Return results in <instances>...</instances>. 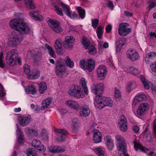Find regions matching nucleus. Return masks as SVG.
Instances as JSON below:
<instances>
[{
  "label": "nucleus",
  "mask_w": 156,
  "mask_h": 156,
  "mask_svg": "<svg viewBox=\"0 0 156 156\" xmlns=\"http://www.w3.org/2000/svg\"><path fill=\"white\" fill-rule=\"evenodd\" d=\"M9 26L11 28L22 34H28L31 32L27 24L24 22L21 18L12 20L10 22Z\"/></svg>",
  "instance_id": "obj_1"
},
{
  "label": "nucleus",
  "mask_w": 156,
  "mask_h": 156,
  "mask_svg": "<svg viewBox=\"0 0 156 156\" xmlns=\"http://www.w3.org/2000/svg\"><path fill=\"white\" fill-rule=\"evenodd\" d=\"M68 93L69 95L78 99L83 98L85 96V94L82 90L80 87L76 85H71L69 87Z\"/></svg>",
  "instance_id": "obj_2"
},
{
  "label": "nucleus",
  "mask_w": 156,
  "mask_h": 156,
  "mask_svg": "<svg viewBox=\"0 0 156 156\" xmlns=\"http://www.w3.org/2000/svg\"><path fill=\"white\" fill-rule=\"evenodd\" d=\"M25 132L28 135H33L36 136H41V138L44 140H46L48 139V133L46 130L44 129H41L39 128L34 129L27 128Z\"/></svg>",
  "instance_id": "obj_3"
},
{
  "label": "nucleus",
  "mask_w": 156,
  "mask_h": 156,
  "mask_svg": "<svg viewBox=\"0 0 156 156\" xmlns=\"http://www.w3.org/2000/svg\"><path fill=\"white\" fill-rule=\"evenodd\" d=\"M18 51L15 49H12L8 52L6 58L7 62L10 65L14 66L16 64L17 61L18 64H20L21 60L20 58H17L16 55Z\"/></svg>",
  "instance_id": "obj_4"
},
{
  "label": "nucleus",
  "mask_w": 156,
  "mask_h": 156,
  "mask_svg": "<svg viewBox=\"0 0 156 156\" xmlns=\"http://www.w3.org/2000/svg\"><path fill=\"white\" fill-rule=\"evenodd\" d=\"M55 72L57 75L61 77H65L67 76L68 73L62 59L60 58L57 61L55 67Z\"/></svg>",
  "instance_id": "obj_5"
},
{
  "label": "nucleus",
  "mask_w": 156,
  "mask_h": 156,
  "mask_svg": "<svg viewBox=\"0 0 156 156\" xmlns=\"http://www.w3.org/2000/svg\"><path fill=\"white\" fill-rule=\"evenodd\" d=\"M23 38L20 37L15 32H12L9 36L7 43L9 46L16 47L19 45L22 41Z\"/></svg>",
  "instance_id": "obj_6"
},
{
  "label": "nucleus",
  "mask_w": 156,
  "mask_h": 156,
  "mask_svg": "<svg viewBox=\"0 0 156 156\" xmlns=\"http://www.w3.org/2000/svg\"><path fill=\"white\" fill-rule=\"evenodd\" d=\"M80 67L84 70H88L91 72L95 67L94 62V60L91 58L88 59L87 62L84 60L80 61L79 62Z\"/></svg>",
  "instance_id": "obj_7"
},
{
  "label": "nucleus",
  "mask_w": 156,
  "mask_h": 156,
  "mask_svg": "<svg viewBox=\"0 0 156 156\" xmlns=\"http://www.w3.org/2000/svg\"><path fill=\"white\" fill-rule=\"evenodd\" d=\"M46 20L49 26L56 33H59L63 30L62 29L60 26L59 23L55 19L47 18Z\"/></svg>",
  "instance_id": "obj_8"
},
{
  "label": "nucleus",
  "mask_w": 156,
  "mask_h": 156,
  "mask_svg": "<svg viewBox=\"0 0 156 156\" xmlns=\"http://www.w3.org/2000/svg\"><path fill=\"white\" fill-rule=\"evenodd\" d=\"M104 88V84L103 83L100 82L93 84L90 87V90L93 93L98 95L102 94Z\"/></svg>",
  "instance_id": "obj_9"
},
{
  "label": "nucleus",
  "mask_w": 156,
  "mask_h": 156,
  "mask_svg": "<svg viewBox=\"0 0 156 156\" xmlns=\"http://www.w3.org/2000/svg\"><path fill=\"white\" fill-rule=\"evenodd\" d=\"M97 78L100 80H105L108 74L107 69L104 65H100L96 70Z\"/></svg>",
  "instance_id": "obj_10"
},
{
  "label": "nucleus",
  "mask_w": 156,
  "mask_h": 156,
  "mask_svg": "<svg viewBox=\"0 0 156 156\" xmlns=\"http://www.w3.org/2000/svg\"><path fill=\"white\" fill-rule=\"evenodd\" d=\"M134 148L136 151H140L147 154L149 156H153L154 153L153 151H150L148 149L143 146L139 143L138 140L135 139L133 142Z\"/></svg>",
  "instance_id": "obj_11"
},
{
  "label": "nucleus",
  "mask_w": 156,
  "mask_h": 156,
  "mask_svg": "<svg viewBox=\"0 0 156 156\" xmlns=\"http://www.w3.org/2000/svg\"><path fill=\"white\" fill-rule=\"evenodd\" d=\"M115 143L118 150L125 151L126 148V144L125 142L123 137L120 135H117L115 136Z\"/></svg>",
  "instance_id": "obj_12"
},
{
  "label": "nucleus",
  "mask_w": 156,
  "mask_h": 156,
  "mask_svg": "<svg viewBox=\"0 0 156 156\" xmlns=\"http://www.w3.org/2000/svg\"><path fill=\"white\" fill-rule=\"evenodd\" d=\"M128 25L126 23H122L119 24L118 33L120 36H125L131 32V29L127 27Z\"/></svg>",
  "instance_id": "obj_13"
},
{
  "label": "nucleus",
  "mask_w": 156,
  "mask_h": 156,
  "mask_svg": "<svg viewBox=\"0 0 156 156\" xmlns=\"http://www.w3.org/2000/svg\"><path fill=\"white\" fill-rule=\"evenodd\" d=\"M65 104L67 106L72 109L76 111L79 110L80 104L76 101L72 99L68 100L65 101Z\"/></svg>",
  "instance_id": "obj_14"
},
{
  "label": "nucleus",
  "mask_w": 156,
  "mask_h": 156,
  "mask_svg": "<svg viewBox=\"0 0 156 156\" xmlns=\"http://www.w3.org/2000/svg\"><path fill=\"white\" fill-rule=\"evenodd\" d=\"M127 57L132 61H135L139 58V55L134 49H129L126 53Z\"/></svg>",
  "instance_id": "obj_15"
},
{
  "label": "nucleus",
  "mask_w": 156,
  "mask_h": 156,
  "mask_svg": "<svg viewBox=\"0 0 156 156\" xmlns=\"http://www.w3.org/2000/svg\"><path fill=\"white\" fill-rule=\"evenodd\" d=\"M33 146L36 149L42 152H44L46 150V147L41 142L37 140H34L32 142Z\"/></svg>",
  "instance_id": "obj_16"
},
{
  "label": "nucleus",
  "mask_w": 156,
  "mask_h": 156,
  "mask_svg": "<svg viewBox=\"0 0 156 156\" xmlns=\"http://www.w3.org/2000/svg\"><path fill=\"white\" fill-rule=\"evenodd\" d=\"M106 148L109 150L112 151L114 147V144L112 137L107 135L104 138Z\"/></svg>",
  "instance_id": "obj_17"
},
{
  "label": "nucleus",
  "mask_w": 156,
  "mask_h": 156,
  "mask_svg": "<svg viewBox=\"0 0 156 156\" xmlns=\"http://www.w3.org/2000/svg\"><path fill=\"white\" fill-rule=\"evenodd\" d=\"M75 40L74 37L72 36H68L65 37L64 41V45L69 48H72L74 45Z\"/></svg>",
  "instance_id": "obj_18"
},
{
  "label": "nucleus",
  "mask_w": 156,
  "mask_h": 156,
  "mask_svg": "<svg viewBox=\"0 0 156 156\" xmlns=\"http://www.w3.org/2000/svg\"><path fill=\"white\" fill-rule=\"evenodd\" d=\"M79 109V115L81 116L87 117L90 114V111L88 105H84L80 106Z\"/></svg>",
  "instance_id": "obj_19"
},
{
  "label": "nucleus",
  "mask_w": 156,
  "mask_h": 156,
  "mask_svg": "<svg viewBox=\"0 0 156 156\" xmlns=\"http://www.w3.org/2000/svg\"><path fill=\"white\" fill-rule=\"evenodd\" d=\"M94 106L97 108L101 109L104 107L103 104V98L100 95H96L94 102Z\"/></svg>",
  "instance_id": "obj_20"
},
{
  "label": "nucleus",
  "mask_w": 156,
  "mask_h": 156,
  "mask_svg": "<svg viewBox=\"0 0 156 156\" xmlns=\"http://www.w3.org/2000/svg\"><path fill=\"white\" fill-rule=\"evenodd\" d=\"M31 120V116L28 115L26 116H20L18 117V121L22 126H24L28 125Z\"/></svg>",
  "instance_id": "obj_21"
},
{
  "label": "nucleus",
  "mask_w": 156,
  "mask_h": 156,
  "mask_svg": "<svg viewBox=\"0 0 156 156\" xmlns=\"http://www.w3.org/2000/svg\"><path fill=\"white\" fill-rule=\"evenodd\" d=\"M126 42V39L122 37L119 38L116 42V49L117 53L120 52L123 46Z\"/></svg>",
  "instance_id": "obj_22"
},
{
  "label": "nucleus",
  "mask_w": 156,
  "mask_h": 156,
  "mask_svg": "<svg viewBox=\"0 0 156 156\" xmlns=\"http://www.w3.org/2000/svg\"><path fill=\"white\" fill-rule=\"evenodd\" d=\"M124 70L127 73L135 76H137L140 73V70L139 69L133 66H129L125 68Z\"/></svg>",
  "instance_id": "obj_23"
},
{
  "label": "nucleus",
  "mask_w": 156,
  "mask_h": 156,
  "mask_svg": "<svg viewBox=\"0 0 156 156\" xmlns=\"http://www.w3.org/2000/svg\"><path fill=\"white\" fill-rule=\"evenodd\" d=\"M54 47L57 54H60L62 48V42L60 38H58L55 41Z\"/></svg>",
  "instance_id": "obj_24"
},
{
  "label": "nucleus",
  "mask_w": 156,
  "mask_h": 156,
  "mask_svg": "<svg viewBox=\"0 0 156 156\" xmlns=\"http://www.w3.org/2000/svg\"><path fill=\"white\" fill-rule=\"evenodd\" d=\"M6 94L4 87L0 83V100L3 101L4 105H7L10 104V102L6 100L5 98Z\"/></svg>",
  "instance_id": "obj_25"
},
{
  "label": "nucleus",
  "mask_w": 156,
  "mask_h": 156,
  "mask_svg": "<svg viewBox=\"0 0 156 156\" xmlns=\"http://www.w3.org/2000/svg\"><path fill=\"white\" fill-rule=\"evenodd\" d=\"M102 134L99 130H96L93 135V140L95 143H100L102 140Z\"/></svg>",
  "instance_id": "obj_26"
},
{
  "label": "nucleus",
  "mask_w": 156,
  "mask_h": 156,
  "mask_svg": "<svg viewBox=\"0 0 156 156\" xmlns=\"http://www.w3.org/2000/svg\"><path fill=\"white\" fill-rule=\"evenodd\" d=\"M149 105L147 103L141 104L137 110V114L139 115H143L149 108Z\"/></svg>",
  "instance_id": "obj_27"
},
{
  "label": "nucleus",
  "mask_w": 156,
  "mask_h": 156,
  "mask_svg": "<svg viewBox=\"0 0 156 156\" xmlns=\"http://www.w3.org/2000/svg\"><path fill=\"white\" fill-rule=\"evenodd\" d=\"M16 135L17 141L20 144H22L24 141V135L22 130L20 129H19L17 125H16Z\"/></svg>",
  "instance_id": "obj_28"
},
{
  "label": "nucleus",
  "mask_w": 156,
  "mask_h": 156,
  "mask_svg": "<svg viewBox=\"0 0 156 156\" xmlns=\"http://www.w3.org/2000/svg\"><path fill=\"white\" fill-rule=\"evenodd\" d=\"M65 148L58 146H51L48 148L49 152L54 153L63 152L65 151Z\"/></svg>",
  "instance_id": "obj_29"
},
{
  "label": "nucleus",
  "mask_w": 156,
  "mask_h": 156,
  "mask_svg": "<svg viewBox=\"0 0 156 156\" xmlns=\"http://www.w3.org/2000/svg\"><path fill=\"white\" fill-rule=\"evenodd\" d=\"M29 15L31 18L35 20L41 21L43 19L41 13L38 11L31 12Z\"/></svg>",
  "instance_id": "obj_30"
},
{
  "label": "nucleus",
  "mask_w": 156,
  "mask_h": 156,
  "mask_svg": "<svg viewBox=\"0 0 156 156\" xmlns=\"http://www.w3.org/2000/svg\"><path fill=\"white\" fill-rule=\"evenodd\" d=\"M40 76V72L37 69L32 70L27 76L29 79L34 80L37 79Z\"/></svg>",
  "instance_id": "obj_31"
},
{
  "label": "nucleus",
  "mask_w": 156,
  "mask_h": 156,
  "mask_svg": "<svg viewBox=\"0 0 156 156\" xmlns=\"http://www.w3.org/2000/svg\"><path fill=\"white\" fill-rule=\"evenodd\" d=\"M52 101L53 99L51 98H48L44 99L42 102L41 109L44 110L48 108Z\"/></svg>",
  "instance_id": "obj_32"
},
{
  "label": "nucleus",
  "mask_w": 156,
  "mask_h": 156,
  "mask_svg": "<svg viewBox=\"0 0 156 156\" xmlns=\"http://www.w3.org/2000/svg\"><path fill=\"white\" fill-rule=\"evenodd\" d=\"M61 2H58L56 3L53 1L52 2V5L54 7L55 10L56 12L60 16H63V13L62 12V9L59 7V6H61Z\"/></svg>",
  "instance_id": "obj_33"
},
{
  "label": "nucleus",
  "mask_w": 156,
  "mask_h": 156,
  "mask_svg": "<svg viewBox=\"0 0 156 156\" xmlns=\"http://www.w3.org/2000/svg\"><path fill=\"white\" fill-rule=\"evenodd\" d=\"M87 82L86 80L84 78H81L80 81V85L82 86L84 90V93L86 95L88 94L89 90L87 85Z\"/></svg>",
  "instance_id": "obj_34"
},
{
  "label": "nucleus",
  "mask_w": 156,
  "mask_h": 156,
  "mask_svg": "<svg viewBox=\"0 0 156 156\" xmlns=\"http://www.w3.org/2000/svg\"><path fill=\"white\" fill-rule=\"evenodd\" d=\"M93 150L98 156H105V151L101 146L94 148Z\"/></svg>",
  "instance_id": "obj_35"
},
{
  "label": "nucleus",
  "mask_w": 156,
  "mask_h": 156,
  "mask_svg": "<svg viewBox=\"0 0 156 156\" xmlns=\"http://www.w3.org/2000/svg\"><path fill=\"white\" fill-rule=\"evenodd\" d=\"M38 86L39 91L41 94L44 93L47 89L46 83L44 82H41L38 84Z\"/></svg>",
  "instance_id": "obj_36"
},
{
  "label": "nucleus",
  "mask_w": 156,
  "mask_h": 156,
  "mask_svg": "<svg viewBox=\"0 0 156 156\" xmlns=\"http://www.w3.org/2000/svg\"><path fill=\"white\" fill-rule=\"evenodd\" d=\"M25 90L28 94H34L36 93L35 86L33 85L27 86L25 88Z\"/></svg>",
  "instance_id": "obj_37"
},
{
  "label": "nucleus",
  "mask_w": 156,
  "mask_h": 156,
  "mask_svg": "<svg viewBox=\"0 0 156 156\" xmlns=\"http://www.w3.org/2000/svg\"><path fill=\"white\" fill-rule=\"evenodd\" d=\"M24 3L26 7L28 9H34L36 8L33 0H24Z\"/></svg>",
  "instance_id": "obj_38"
},
{
  "label": "nucleus",
  "mask_w": 156,
  "mask_h": 156,
  "mask_svg": "<svg viewBox=\"0 0 156 156\" xmlns=\"http://www.w3.org/2000/svg\"><path fill=\"white\" fill-rule=\"evenodd\" d=\"M140 80L144 85L145 89L148 90L149 88V86L152 85L151 83L147 81L144 76L141 75L140 76Z\"/></svg>",
  "instance_id": "obj_39"
},
{
  "label": "nucleus",
  "mask_w": 156,
  "mask_h": 156,
  "mask_svg": "<svg viewBox=\"0 0 156 156\" xmlns=\"http://www.w3.org/2000/svg\"><path fill=\"white\" fill-rule=\"evenodd\" d=\"M103 105L104 107L109 106L112 107L113 105V101L109 97H103Z\"/></svg>",
  "instance_id": "obj_40"
},
{
  "label": "nucleus",
  "mask_w": 156,
  "mask_h": 156,
  "mask_svg": "<svg viewBox=\"0 0 156 156\" xmlns=\"http://www.w3.org/2000/svg\"><path fill=\"white\" fill-rule=\"evenodd\" d=\"M45 46L48 50V52L49 55L52 57L55 58L56 56L55 51L52 47L50 46L47 44H45Z\"/></svg>",
  "instance_id": "obj_41"
},
{
  "label": "nucleus",
  "mask_w": 156,
  "mask_h": 156,
  "mask_svg": "<svg viewBox=\"0 0 156 156\" xmlns=\"http://www.w3.org/2000/svg\"><path fill=\"white\" fill-rule=\"evenodd\" d=\"M80 124V121L78 119L76 118L73 119L72 124L73 129L74 130H77Z\"/></svg>",
  "instance_id": "obj_42"
},
{
  "label": "nucleus",
  "mask_w": 156,
  "mask_h": 156,
  "mask_svg": "<svg viewBox=\"0 0 156 156\" xmlns=\"http://www.w3.org/2000/svg\"><path fill=\"white\" fill-rule=\"evenodd\" d=\"M82 43L83 47L87 49L90 44V42L87 38L83 36L82 38Z\"/></svg>",
  "instance_id": "obj_43"
},
{
  "label": "nucleus",
  "mask_w": 156,
  "mask_h": 156,
  "mask_svg": "<svg viewBox=\"0 0 156 156\" xmlns=\"http://www.w3.org/2000/svg\"><path fill=\"white\" fill-rule=\"evenodd\" d=\"M62 7L64 11L67 16H70V12L69 7V5L64 4L62 2H61Z\"/></svg>",
  "instance_id": "obj_44"
},
{
  "label": "nucleus",
  "mask_w": 156,
  "mask_h": 156,
  "mask_svg": "<svg viewBox=\"0 0 156 156\" xmlns=\"http://www.w3.org/2000/svg\"><path fill=\"white\" fill-rule=\"evenodd\" d=\"M127 119L126 118L124 115H121L119 117V118L118 121V124L119 126H121L122 125L127 124Z\"/></svg>",
  "instance_id": "obj_45"
},
{
  "label": "nucleus",
  "mask_w": 156,
  "mask_h": 156,
  "mask_svg": "<svg viewBox=\"0 0 156 156\" xmlns=\"http://www.w3.org/2000/svg\"><path fill=\"white\" fill-rule=\"evenodd\" d=\"M104 30V27L102 26H99L98 27L96 30V33L98 38L100 39L102 37V34Z\"/></svg>",
  "instance_id": "obj_46"
},
{
  "label": "nucleus",
  "mask_w": 156,
  "mask_h": 156,
  "mask_svg": "<svg viewBox=\"0 0 156 156\" xmlns=\"http://www.w3.org/2000/svg\"><path fill=\"white\" fill-rule=\"evenodd\" d=\"M79 13L80 17L82 19H83L85 17V12L84 10L81 7H76L75 8Z\"/></svg>",
  "instance_id": "obj_47"
},
{
  "label": "nucleus",
  "mask_w": 156,
  "mask_h": 156,
  "mask_svg": "<svg viewBox=\"0 0 156 156\" xmlns=\"http://www.w3.org/2000/svg\"><path fill=\"white\" fill-rule=\"evenodd\" d=\"M65 62L66 66L69 68L74 67V64L73 62L70 58L69 56H66L65 59Z\"/></svg>",
  "instance_id": "obj_48"
},
{
  "label": "nucleus",
  "mask_w": 156,
  "mask_h": 156,
  "mask_svg": "<svg viewBox=\"0 0 156 156\" xmlns=\"http://www.w3.org/2000/svg\"><path fill=\"white\" fill-rule=\"evenodd\" d=\"M114 98L116 100H119L121 97V92L117 87H115L114 89Z\"/></svg>",
  "instance_id": "obj_49"
},
{
  "label": "nucleus",
  "mask_w": 156,
  "mask_h": 156,
  "mask_svg": "<svg viewBox=\"0 0 156 156\" xmlns=\"http://www.w3.org/2000/svg\"><path fill=\"white\" fill-rule=\"evenodd\" d=\"M27 156H37L36 151L33 148H29L27 150Z\"/></svg>",
  "instance_id": "obj_50"
},
{
  "label": "nucleus",
  "mask_w": 156,
  "mask_h": 156,
  "mask_svg": "<svg viewBox=\"0 0 156 156\" xmlns=\"http://www.w3.org/2000/svg\"><path fill=\"white\" fill-rule=\"evenodd\" d=\"M88 52L90 55H95L97 53V49L94 45H91L88 48Z\"/></svg>",
  "instance_id": "obj_51"
},
{
  "label": "nucleus",
  "mask_w": 156,
  "mask_h": 156,
  "mask_svg": "<svg viewBox=\"0 0 156 156\" xmlns=\"http://www.w3.org/2000/svg\"><path fill=\"white\" fill-rule=\"evenodd\" d=\"M108 46L109 44L108 43L101 41L98 42L99 48H106L108 47Z\"/></svg>",
  "instance_id": "obj_52"
},
{
  "label": "nucleus",
  "mask_w": 156,
  "mask_h": 156,
  "mask_svg": "<svg viewBox=\"0 0 156 156\" xmlns=\"http://www.w3.org/2000/svg\"><path fill=\"white\" fill-rule=\"evenodd\" d=\"M142 135L144 137H146L147 141H149L151 140V135L149 132L146 131V129H145L144 132L142 134Z\"/></svg>",
  "instance_id": "obj_53"
},
{
  "label": "nucleus",
  "mask_w": 156,
  "mask_h": 156,
  "mask_svg": "<svg viewBox=\"0 0 156 156\" xmlns=\"http://www.w3.org/2000/svg\"><path fill=\"white\" fill-rule=\"evenodd\" d=\"M136 86V84L134 82H129L127 85L126 89L128 91H130L132 89Z\"/></svg>",
  "instance_id": "obj_54"
},
{
  "label": "nucleus",
  "mask_w": 156,
  "mask_h": 156,
  "mask_svg": "<svg viewBox=\"0 0 156 156\" xmlns=\"http://www.w3.org/2000/svg\"><path fill=\"white\" fill-rule=\"evenodd\" d=\"M24 72L28 76L30 72V67L29 65L27 64H25L23 66Z\"/></svg>",
  "instance_id": "obj_55"
},
{
  "label": "nucleus",
  "mask_w": 156,
  "mask_h": 156,
  "mask_svg": "<svg viewBox=\"0 0 156 156\" xmlns=\"http://www.w3.org/2000/svg\"><path fill=\"white\" fill-rule=\"evenodd\" d=\"M54 129L55 132L63 135H66L68 134L67 132L63 129L54 128Z\"/></svg>",
  "instance_id": "obj_56"
},
{
  "label": "nucleus",
  "mask_w": 156,
  "mask_h": 156,
  "mask_svg": "<svg viewBox=\"0 0 156 156\" xmlns=\"http://www.w3.org/2000/svg\"><path fill=\"white\" fill-rule=\"evenodd\" d=\"M3 53L2 52H0V67L3 68L5 67V64L3 60Z\"/></svg>",
  "instance_id": "obj_57"
},
{
  "label": "nucleus",
  "mask_w": 156,
  "mask_h": 156,
  "mask_svg": "<svg viewBox=\"0 0 156 156\" xmlns=\"http://www.w3.org/2000/svg\"><path fill=\"white\" fill-rule=\"evenodd\" d=\"M91 22L93 28L96 29L98 23V20L97 19H92Z\"/></svg>",
  "instance_id": "obj_58"
},
{
  "label": "nucleus",
  "mask_w": 156,
  "mask_h": 156,
  "mask_svg": "<svg viewBox=\"0 0 156 156\" xmlns=\"http://www.w3.org/2000/svg\"><path fill=\"white\" fill-rule=\"evenodd\" d=\"M150 68L153 72L156 73V61L152 63L150 65Z\"/></svg>",
  "instance_id": "obj_59"
},
{
  "label": "nucleus",
  "mask_w": 156,
  "mask_h": 156,
  "mask_svg": "<svg viewBox=\"0 0 156 156\" xmlns=\"http://www.w3.org/2000/svg\"><path fill=\"white\" fill-rule=\"evenodd\" d=\"M121 130L123 132H125L128 129L127 123L122 125L119 126Z\"/></svg>",
  "instance_id": "obj_60"
},
{
  "label": "nucleus",
  "mask_w": 156,
  "mask_h": 156,
  "mask_svg": "<svg viewBox=\"0 0 156 156\" xmlns=\"http://www.w3.org/2000/svg\"><path fill=\"white\" fill-rule=\"evenodd\" d=\"M137 97V99L139 101L142 100L143 99H146V96L143 94H138L135 96Z\"/></svg>",
  "instance_id": "obj_61"
},
{
  "label": "nucleus",
  "mask_w": 156,
  "mask_h": 156,
  "mask_svg": "<svg viewBox=\"0 0 156 156\" xmlns=\"http://www.w3.org/2000/svg\"><path fill=\"white\" fill-rule=\"evenodd\" d=\"M148 4L149 8H152L156 5V0H151L148 2Z\"/></svg>",
  "instance_id": "obj_62"
},
{
  "label": "nucleus",
  "mask_w": 156,
  "mask_h": 156,
  "mask_svg": "<svg viewBox=\"0 0 156 156\" xmlns=\"http://www.w3.org/2000/svg\"><path fill=\"white\" fill-rule=\"evenodd\" d=\"M107 2V6L108 7L111 9L112 10L113 8V4L112 2L110 0H108Z\"/></svg>",
  "instance_id": "obj_63"
},
{
  "label": "nucleus",
  "mask_w": 156,
  "mask_h": 156,
  "mask_svg": "<svg viewBox=\"0 0 156 156\" xmlns=\"http://www.w3.org/2000/svg\"><path fill=\"white\" fill-rule=\"evenodd\" d=\"M119 151L122 152V154H120L119 156H129L128 154L126 153V150L125 151H124L123 150H119Z\"/></svg>",
  "instance_id": "obj_64"
}]
</instances>
